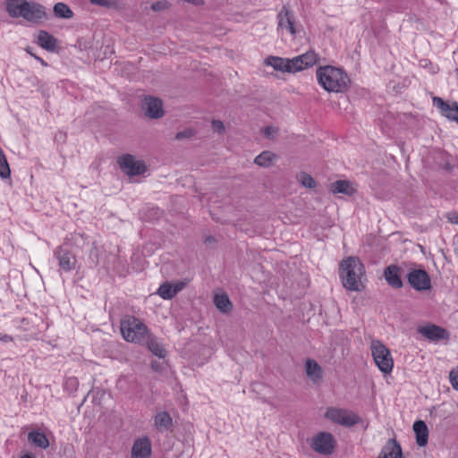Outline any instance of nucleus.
Returning <instances> with one entry per match:
<instances>
[{"mask_svg":"<svg viewBox=\"0 0 458 458\" xmlns=\"http://www.w3.org/2000/svg\"><path fill=\"white\" fill-rule=\"evenodd\" d=\"M149 351L159 358H165L166 355V351L158 342L152 340L148 343Z\"/></svg>","mask_w":458,"mask_h":458,"instance_id":"nucleus-32","label":"nucleus"},{"mask_svg":"<svg viewBox=\"0 0 458 458\" xmlns=\"http://www.w3.org/2000/svg\"><path fill=\"white\" fill-rule=\"evenodd\" d=\"M264 135L268 139H274L278 135V129L274 126H267L263 130Z\"/></svg>","mask_w":458,"mask_h":458,"instance_id":"nucleus-35","label":"nucleus"},{"mask_svg":"<svg viewBox=\"0 0 458 458\" xmlns=\"http://www.w3.org/2000/svg\"><path fill=\"white\" fill-rule=\"evenodd\" d=\"M316 75L318 83L328 92H342L348 88L350 82L347 74L334 66H321L318 68Z\"/></svg>","mask_w":458,"mask_h":458,"instance_id":"nucleus-2","label":"nucleus"},{"mask_svg":"<svg viewBox=\"0 0 458 458\" xmlns=\"http://www.w3.org/2000/svg\"><path fill=\"white\" fill-rule=\"evenodd\" d=\"M172 425L173 420L166 411H159L154 417V426L160 432L168 430Z\"/></svg>","mask_w":458,"mask_h":458,"instance_id":"nucleus-20","label":"nucleus"},{"mask_svg":"<svg viewBox=\"0 0 458 458\" xmlns=\"http://www.w3.org/2000/svg\"><path fill=\"white\" fill-rule=\"evenodd\" d=\"M182 137H184V133L183 132H178L176 134V139H182Z\"/></svg>","mask_w":458,"mask_h":458,"instance_id":"nucleus-43","label":"nucleus"},{"mask_svg":"<svg viewBox=\"0 0 458 458\" xmlns=\"http://www.w3.org/2000/svg\"><path fill=\"white\" fill-rule=\"evenodd\" d=\"M54 254L58 261L59 267L63 271L70 272L75 268L77 263L76 257L66 246H59Z\"/></svg>","mask_w":458,"mask_h":458,"instance_id":"nucleus-10","label":"nucleus"},{"mask_svg":"<svg viewBox=\"0 0 458 458\" xmlns=\"http://www.w3.org/2000/svg\"><path fill=\"white\" fill-rule=\"evenodd\" d=\"M26 51H27L30 55L34 56L37 60L40 61V62H41V64H45V62H44L41 58H39V57H38V56H36V55H34L31 53V51H30V48H27V49H26Z\"/></svg>","mask_w":458,"mask_h":458,"instance_id":"nucleus-41","label":"nucleus"},{"mask_svg":"<svg viewBox=\"0 0 458 458\" xmlns=\"http://www.w3.org/2000/svg\"><path fill=\"white\" fill-rule=\"evenodd\" d=\"M71 383L72 385H77V380L74 377H71L67 380V383Z\"/></svg>","mask_w":458,"mask_h":458,"instance_id":"nucleus-42","label":"nucleus"},{"mask_svg":"<svg viewBox=\"0 0 458 458\" xmlns=\"http://www.w3.org/2000/svg\"><path fill=\"white\" fill-rule=\"evenodd\" d=\"M54 13L56 17L62 19H71L73 17V12L64 3H57L55 4Z\"/></svg>","mask_w":458,"mask_h":458,"instance_id":"nucleus-28","label":"nucleus"},{"mask_svg":"<svg viewBox=\"0 0 458 458\" xmlns=\"http://www.w3.org/2000/svg\"><path fill=\"white\" fill-rule=\"evenodd\" d=\"M265 64L272 66L276 71L290 72L289 58L269 56L265 60Z\"/></svg>","mask_w":458,"mask_h":458,"instance_id":"nucleus-22","label":"nucleus"},{"mask_svg":"<svg viewBox=\"0 0 458 458\" xmlns=\"http://www.w3.org/2000/svg\"><path fill=\"white\" fill-rule=\"evenodd\" d=\"M212 128L215 131H216L219 134L224 133L225 127L222 121L220 120H213L211 123Z\"/></svg>","mask_w":458,"mask_h":458,"instance_id":"nucleus-38","label":"nucleus"},{"mask_svg":"<svg viewBox=\"0 0 458 458\" xmlns=\"http://www.w3.org/2000/svg\"><path fill=\"white\" fill-rule=\"evenodd\" d=\"M296 179L305 188L314 189L316 187L315 180L305 172L298 174Z\"/></svg>","mask_w":458,"mask_h":458,"instance_id":"nucleus-29","label":"nucleus"},{"mask_svg":"<svg viewBox=\"0 0 458 458\" xmlns=\"http://www.w3.org/2000/svg\"><path fill=\"white\" fill-rule=\"evenodd\" d=\"M449 377L453 387L458 391V367L451 370Z\"/></svg>","mask_w":458,"mask_h":458,"instance_id":"nucleus-36","label":"nucleus"},{"mask_svg":"<svg viewBox=\"0 0 458 458\" xmlns=\"http://www.w3.org/2000/svg\"><path fill=\"white\" fill-rule=\"evenodd\" d=\"M310 445L318 454L329 455L335 450V440L331 433L320 432L313 437Z\"/></svg>","mask_w":458,"mask_h":458,"instance_id":"nucleus-8","label":"nucleus"},{"mask_svg":"<svg viewBox=\"0 0 458 458\" xmlns=\"http://www.w3.org/2000/svg\"><path fill=\"white\" fill-rule=\"evenodd\" d=\"M325 418L335 424L347 428L354 426L360 420V417L355 412L336 407L327 408L325 412Z\"/></svg>","mask_w":458,"mask_h":458,"instance_id":"nucleus-6","label":"nucleus"},{"mask_svg":"<svg viewBox=\"0 0 458 458\" xmlns=\"http://www.w3.org/2000/svg\"><path fill=\"white\" fill-rule=\"evenodd\" d=\"M451 223L458 225V214H451L448 216Z\"/></svg>","mask_w":458,"mask_h":458,"instance_id":"nucleus-39","label":"nucleus"},{"mask_svg":"<svg viewBox=\"0 0 458 458\" xmlns=\"http://www.w3.org/2000/svg\"><path fill=\"white\" fill-rule=\"evenodd\" d=\"M339 275L343 285L347 290L354 292L362 290L361 277L364 275V267L358 258L348 257L342 260L339 266Z\"/></svg>","mask_w":458,"mask_h":458,"instance_id":"nucleus-1","label":"nucleus"},{"mask_svg":"<svg viewBox=\"0 0 458 458\" xmlns=\"http://www.w3.org/2000/svg\"><path fill=\"white\" fill-rule=\"evenodd\" d=\"M409 284L417 291H426L431 288L429 276L423 269H414L408 274Z\"/></svg>","mask_w":458,"mask_h":458,"instance_id":"nucleus-11","label":"nucleus"},{"mask_svg":"<svg viewBox=\"0 0 458 458\" xmlns=\"http://www.w3.org/2000/svg\"><path fill=\"white\" fill-rule=\"evenodd\" d=\"M120 168L129 176H135L145 173L147 166L141 160H137L133 156L125 154L117 160Z\"/></svg>","mask_w":458,"mask_h":458,"instance_id":"nucleus-9","label":"nucleus"},{"mask_svg":"<svg viewBox=\"0 0 458 458\" xmlns=\"http://www.w3.org/2000/svg\"><path fill=\"white\" fill-rule=\"evenodd\" d=\"M385 278L386 282L394 288H401L403 282L400 277V269L397 266L391 265L385 270Z\"/></svg>","mask_w":458,"mask_h":458,"instance_id":"nucleus-18","label":"nucleus"},{"mask_svg":"<svg viewBox=\"0 0 458 458\" xmlns=\"http://www.w3.org/2000/svg\"><path fill=\"white\" fill-rule=\"evenodd\" d=\"M301 57L306 69L316 64L318 60V55L314 51H308L301 55Z\"/></svg>","mask_w":458,"mask_h":458,"instance_id":"nucleus-33","label":"nucleus"},{"mask_svg":"<svg viewBox=\"0 0 458 458\" xmlns=\"http://www.w3.org/2000/svg\"><path fill=\"white\" fill-rule=\"evenodd\" d=\"M277 31H286L292 36H295L298 32V23L295 20L294 13L289 4H284L277 13Z\"/></svg>","mask_w":458,"mask_h":458,"instance_id":"nucleus-7","label":"nucleus"},{"mask_svg":"<svg viewBox=\"0 0 458 458\" xmlns=\"http://www.w3.org/2000/svg\"><path fill=\"white\" fill-rule=\"evenodd\" d=\"M305 370L308 377L315 383L322 377V369L314 360L309 359L306 360Z\"/></svg>","mask_w":458,"mask_h":458,"instance_id":"nucleus-21","label":"nucleus"},{"mask_svg":"<svg viewBox=\"0 0 458 458\" xmlns=\"http://www.w3.org/2000/svg\"><path fill=\"white\" fill-rule=\"evenodd\" d=\"M413 430L416 434V443L420 446H425L428 444V429L423 420H417L413 424Z\"/></svg>","mask_w":458,"mask_h":458,"instance_id":"nucleus-19","label":"nucleus"},{"mask_svg":"<svg viewBox=\"0 0 458 458\" xmlns=\"http://www.w3.org/2000/svg\"><path fill=\"white\" fill-rule=\"evenodd\" d=\"M28 439L32 444L41 448H47L49 445L47 437L42 432L31 431L28 435Z\"/></svg>","mask_w":458,"mask_h":458,"instance_id":"nucleus-27","label":"nucleus"},{"mask_svg":"<svg viewBox=\"0 0 458 458\" xmlns=\"http://www.w3.org/2000/svg\"><path fill=\"white\" fill-rule=\"evenodd\" d=\"M377 458H403L401 445L395 439H389L382 448Z\"/></svg>","mask_w":458,"mask_h":458,"instance_id":"nucleus-17","label":"nucleus"},{"mask_svg":"<svg viewBox=\"0 0 458 458\" xmlns=\"http://www.w3.org/2000/svg\"><path fill=\"white\" fill-rule=\"evenodd\" d=\"M38 44L44 49L54 50L56 39L45 30H40L38 35Z\"/></svg>","mask_w":458,"mask_h":458,"instance_id":"nucleus-25","label":"nucleus"},{"mask_svg":"<svg viewBox=\"0 0 458 458\" xmlns=\"http://www.w3.org/2000/svg\"><path fill=\"white\" fill-rule=\"evenodd\" d=\"M21 458H34V457L30 454H24Z\"/></svg>","mask_w":458,"mask_h":458,"instance_id":"nucleus-44","label":"nucleus"},{"mask_svg":"<svg viewBox=\"0 0 458 458\" xmlns=\"http://www.w3.org/2000/svg\"><path fill=\"white\" fill-rule=\"evenodd\" d=\"M214 303L222 313L226 314L233 310V304L225 293L216 294Z\"/></svg>","mask_w":458,"mask_h":458,"instance_id":"nucleus-26","label":"nucleus"},{"mask_svg":"<svg viewBox=\"0 0 458 458\" xmlns=\"http://www.w3.org/2000/svg\"><path fill=\"white\" fill-rule=\"evenodd\" d=\"M276 160L277 156L275 153L266 150L255 157L254 163L259 166L267 168L272 166Z\"/></svg>","mask_w":458,"mask_h":458,"instance_id":"nucleus-23","label":"nucleus"},{"mask_svg":"<svg viewBox=\"0 0 458 458\" xmlns=\"http://www.w3.org/2000/svg\"><path fill=\"white\" fill-rule=\"evenodd\" d=\"M151 444L148 437H140L134 441L131 448V458H149Z\"/></svg>","mask_w":458,"mask_h":458,"instance_id":"nucleus-15","label":"nucleus"},{"mask_svg":"<svg viewBox=\"0 0 458 458\" xmlns=\"http://www.w3.org/2000/svg\"><path fill=\"white\" fill-rule=\"evenodd\" d=\"M434 105L440 109L441 114L447 119L454 121L458 123V105L456 102L447 103L441 98H433Z\"/></svg>","mask_w":458,"mask_h":458,"instance_id":"nucleus-14","label":"nucleus"},{"mask_svg":"<svg viewBox=\"0 0 458 458\" xmlns=\"http://www.w3.org/2000/svg\"><path fill=\"white\" fill-rule=\"evenodd\" d=\"M7 12L12 17H22L26 21L35 23L46 17L45 8L41 4L26 0H9Z\"/></svg>","mask_w":458,"mask_h":458,"instance_id":"nucleus-3","label":"nucleus"},{"mask_svg":"<svg viewBox=\"0 0 458 458\" xmlns=\"http://www.w3.org/2000/svg\"><path fill=\"white\" fill-rule=\"evenodd\" d=\"M11 174V170L6 157L0 148V176L4 179L8 178Z\"/></svg>","mask_w":458,"mask_h":458,"instance_id":"nucleus-31","label":"nucleus"},{"mask_svg":"<svg viewBox=\"0 0 458 458\" xmlns=\"http://www.w3.org/2000/svg\"><path fill=\"white\" fill-rule=\"evenodd\" d=\"M0 341L8 343L13 341V337L9 335H2L0 337Z\"/></svg>","mask_w":458,"mask_h":458,"instance_id":"nucleus-40","label":"nucleus"},{"mask_svg":"<svg viewBox=\"0 0 458 458\" xmlns=\"http://www.w3.org/2000/svg\"><path fill=\"white\" fill-rule=\"evenodd\" d=\"M330 191L333 193H344L346 195H352L355 192V189L349 181L339 180L333 182L330 186Z\"/></svg>","mask_w":458,"mask_h":458,"instance_id":"nucleus-24","label":"nucleus"},{"mask_svg":"<svg viewBox=\"0 0 458 458\" xmlns=\"http://www.w3.org/2000/svg\"><path fill=\"white\" fill-rule=\"evenodd\" d=\"M185 286L182 282L170 284L168 282L162 284L158 290L157 294L164 300H171Z\"/></svg>","mask_w":458,"mask_h":458,"instance_id":"nucleus-16","label":"nucleus"},{"mask_svg":"<svg viewBox=\"0 0 458 458\" xmlns=\"http://www.w3.org/2000/svg\"><path fill=\"white\" fill-rule=\"evenodd\" d=\"M169 3L167 1H159V2H156L154 4H152L151 5V9L153 11H162V10H165L169 7Z\"/></svg>","mask_w":458,"mask_h":458,"instance_id":"nucleus-37","label":"nucleus"},{"mask_svg":"<svg viewBox=\"0 0 458 458\" xmlns=\"http://www.w3.org/2000/svg\"><path fill=\"white\" fill-rule=\"evenodd\" d=\"M121 332L127 342L141 343L148 338V330L139 318L129 316L121 321Z\"/></svg>","mask_w":458,"mask_h":458,"instance_id":"nucleus-4","label":"nucleus"},{"mask_svg":"<svg viewBox=\"0 0 458 458\" xmlns=\"http://www.w3.org/2000/svg\"><path fill=\"white\" fill-rule=\"evenodd\" d=\"M92 4L109 7V8H117L119 6L118 0H89Z\"/></svg>","mask_w":458,"mask_h":458,"instance_id":"nucleus-34","label":"nucleus"},{"mask_svg":"<svg viewBox=\"0 0 458 458\" xmlns=\"http://www.w3.org/2000/svg\"><path fill=\"white\" fill-rule=\"evenodd\" d=\"M289 66L290 73L297 72L306 69L301 55L289 59Z\"/></svg>","mask_w":458,"mask_h":458,"instance_id":"nucleus-30","label":"nucleus"},{"mask_svg":"<svg viewBox=\"0 0 458 458\" xmlns=\"http://www.w3.org/2000/svg\"><path fill=\"white\" fill-rule=\"evenodd\" d=\"M418 332L427 339L433 342L449 339V333L445 328L433 324L419 327Z\"/></svg>","mask_w":458,"mask_h":458,"instance_id":"nucleus-13","label":"nucleus"},{"mask_svg":"<svg viewBox=\"0 0 458 458\" xmlns=\"http://www.w3.org/2000/svg\"><path fill=\"white\" fill-rule=\"evenodd\" d=\"M145 114L151 119H158L164 115L162 101L159 98L147 97L142 102Z\"/></svg>","mask_w":458,"mask_h":458,"instance_id":"nucleus-12","label":"nucleus"},{"mask_svg":"<svg viewBox=\"0 0 458 458\" xmlns=\"http://www.w3.org/2000/svg\"><path fill=\"white\" fill-rule=\"evenodd\" d=\"M373 360L384 374H389L394 367V360L389 349L378 340H373L370 345Z\"/></svg>","mask_w":458,"mask_h":458,"instance_id":"nucleus-5","label":"nucleus"}]
</instances>
